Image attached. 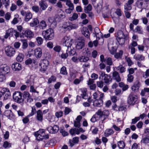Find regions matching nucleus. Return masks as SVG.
I'll list each match as a JSON object with an SVG mask.
<instances>
[{
	"label": "nucleus",
	"mask_w": 149,
	"mask_h": 149,
	"mask_svg": "<svg viewBox=\"0 0 149 149\" xmlns=\"http://www.w3.org/2000/svg\"><path fill=\"white\" fill-rule=\"evenodd\" d=\"M47 26V24L45 21L42 20L41 21L40 23L39 27L40 29H44Z\"/></svg>",
	"instance_id": "3c124183"
},
{
	"label": "nucleus",
	"mask_w": 149,
	"mask_h": 149,
	"mask_svg": "<svg viewBox=\"0 0 149 149\" xmlns=\"http://www.w3.org/2000/svg\"><path fill=\"white\" fill-rule=\"evenodd\" d=\"M21 41L22 43V49H24L26 48L28 46L27 40L25 39H22L21 40Z\"/></svg>",
	"instance_id": "58836bf2"
},
{
	"label": "nucleus",
	"mask_w": 149,
	"mask_h": 149,
	"mask_svg": "<svg viewBox=\"0 0 149 149\" xmlns=\"http://www.w3.org/2000/svg\"><path fill=\"white\" fill-rule=\"evenodd\" d=\"M37 140L40 141H42L43 139H46L49 138L48 134H45V133H43L41 135H39L38 136H35Z\"/></svg>",
	"instance_id": "4be33fe9"
},
{
	"label": "nucleus",
	"mask_w": 149,
	"mask_h": 149,
	"mask_svg": "<svg viewBox=\"0 0 149 149\" xmlns=\"http://www.w3.org/2000/svg\"><path fill=\"white\" fill-rule=\"evenodd\" d=\"M30 116V115H28L27 116L24 118L22 119V121L24 124H26L29 121V117Z\"/></svg>",
	"instance_id": "bf43d9fd"
},
{
	"label": "nucleus",
	"mask_w": 149,
	"mask_h": 149,
	"mask_svg": "<svg viewBox=\"0 0 149 149\" xmlns=\"http://www.w3.org/2000/svg\"><path fill=\"white\" fill-rule=\"evenodd\" d=\"M42 34L46 40H51L52 39L54 36V33L53 30L51 29H49L46 31H43Z\"/></svg>",
	"instance_id": "f03ea898"
},
{
	"label": "nucleus",
	"mask_w": 149,
	"mask_h": 149,
	"mask_svg": "<svg viewBox=\"0 0 149 149\" xmlns=\"http://www.w3.org/2000/svg\"><path fill=\"white\" fill-rule=\"evenodd\" d=\"M83 35L87 38H90V33L88 29L86 27H84L82 30Z\"/></svg>",
	"instance_id": "a878e982"
},
{
	"label": "nucleus",
	"mask_w": 149,
	"mask_h": 149,
	"mask_svg": "<svg viewBox=\"0 0 149 149\" xmlns=\"http://www.w3.org/2000/svg\"><path fill=\"white\" fill-rule=\"evenodd\" d=\"M22 95V92L16 91L13 93V95L14 101L21 105H23L24 104V101Z\"/></svg>",
	"instance_id": "f257e3e1"
},
{
	"label": "nucleus",
	"mask_w": 149,
	"mask_h": 149,
	"mask_svg": "<svg viewBox=\"0 0 149 149\" xmlns=\"http://www.w3.org/2000/svg\"><path fill=\"white\" fill-rule=\"evenodd\" d=\"M69 132L72 136H75L76 134H79V131L78 129L71 128Z\"/></svg>",
	"instance_id": "cd10ccee"
},
{
	"label": "nucleus",
	"mask_w": 149,
	"mask_h": 149,
	"mask_svg": "<svg viewBox=\"0 0 149 149\" xmlns=\"http://www.w3.org/2000/svg\"><path fill=\"white\" fill-rule=\"evenodd\" d=\"M79 138L78 137H75L72 138V140L69 139V143L71 147H72L74 144H77L79 142Z\"/></svg>",
	"instance_id": "6ab92c4d"
},
{
	"label": "nucleus",
	"mask_w": 149,
	"mask_h": 149,
	"mask_svg": "<svg viewBox=\"0 0 149 149\" xmlns=\"http://www.w3.org/2000/svg\"><path fill=\"white\" fill-rule=\"evenodd\" d=\"M11 68L13 70L15 71H18L22 69L21 65L17 62H14L11 65Z\"/></svg>",
	"instance_id": "f3484780"
},
{
	"label": "nucleus",
	"mask_w": 149,
	"mask_h": 149,
	"mask_svg": "<svg viewBox=\"0 0 149 149\" xmlns=\"http://www.w3.org/2000/svg\"><path fill=\"white\" fill-rule=\"evenodd\" d=\"M37 111L35 106H33L32 107V110L31 113L29 114L31 116H32L34 115L36 113Z\"/></svg>",
	"instance_id": "e2e57ef3"
},
{
	"label": "nucleus",
	"mask_w": 149,
	"mask_h": 149,
	"mask_svg": "<svg viewBox=\"0 0 149 149\" xmlns=\"http://www.w3.org/2000/svg\"><path fill=\"white\" fill-rule=\"evenodd\" d=\"M87 90L85 89L82 91V93L81 94V96L82 98L84 99H86L87 98L88 96L87 94Z\"/></svg>",
	"instance_id": "ea45409f"
},
{
	"label": "nucleus",
	"mask_w": 149,
	"mask_h": 149,
	"mask_svg": "<svg viewBox=\"0 0 149 149\" xmlns=\"http://www.w3.org/2000/svg\"><path fill=\"white\" fill-rule=\"evenodd\" d=\"M125 35L123 31L117 34L116 40L119 45H122L124 44L125 42Z\"/></svg>",
	"instance_id": "20e7f679"
},
{
	"label": "nucleus",
	"mask_w": 149,
	"mask_h": 149,
	"mask_svg": "<svg viewBox=\"0 0 149 149\" xmlns=\"http://www.w3.org/2000/svg\"><path fill=\"white\" fill-rule=\"evenodd\" d=\"M34 82V79L30 77L29 79H28L27 80L26 82V83L28 84L27 86L29 87L30 86L33 84Z\"/></svg>",
	"instance_id": "4c0bfd02"
},
{
	"label": "nucleus",
	"mask_w": 149,
	"mask_h": 149,
	"mask_svg": "<svg viewBox=\"0 0 149 149\" xmlns=\"http://www.w3.org/2000/svg\"><path fill=\"white\" fill-rule=\"evenodd\" d=\"M49 65V61L46 60H43L39 64L40 67V70L41 72H45L47 69Z\"/></svg>",
	"instance_id": "0eeeda50"
},
{
	"label": "nucleus",
	"mask_w": 149,
	"mask_h": 149,
	"mask_svg": "<svg viewBox=\"0 0 149 149\" xmlns=\"http://www.w3.org/2000/svg\"><path fill=\"white\" fill-rule=\"evenodd\" d=\"M24 55L22 53H19L16 58V60L18 62H22L24 58Z\"/></svg>",
	"instance_id": "f704fd0d"
},
{
	"label": "nucleus",
	"mask_w": 149,
	"mask_h": 149,
	"mask_svg": "<svg viewBox=\"0 0 149 149\" xmlns=\"http://www.w3.org/2000/svg\"><path fill=\"white\" fill-rule=\"evenodd\" d=\"M9 132L8 131H6L3 134V138L5 140H7L9 138Z\"/></svg>",
	"instance_id": "774afa93"
},
{
	"label": "nucleus",
	"mask_w": 149,
	"mask_h": 149,
	"mask_svg": "<svg viewBox=\"0 0 149 149\" xmlns=\"http://www.w3.org/2000/svg\"><path fill=\"white\" fill-rule=\"evenodd\" d=\"M15 49L10 46H8L5 48V52L7 56H13L15 53Z\"/></svg>",
	"instance_id": "ddd939ff"
},
{
	"label": "nucleus",
	"mask_w": 149,
	"mask_h": 149,
	"mask_svg": "<svg viewBox=\"0 0 149 149\" xmlns=\"http://www.w3.org/2000/svg\"><path fill=\"white\" fill-rule=\"evenodd\" d=\"M112 77L113 79L115 80L117 82H119L121 81V78L118 73L115 71L113 73Z\"/></svg>",
	"instance_id": "b1692460"
},
{
	"label": "nucleus",
	"mask_w": 149,
	"mask_h": 149,
	"mask_svg": "<svg viewBox=\"0 0 149 149\" xmlns=\"http://www.w3.org/2000/svg\"><path fill=\"white\" fill-rule=\"evenodd\" d=\"M109 114V111H105V112L104 111L103 113V115L102 117L103 118V119L102 120V123H103L104 121L107 118Z\"/></svg>",
	"instance_id": "8fccbe9b"
},
{
	"label": "nucleus",
	"mask_w": 149,
	"mask_h": 149,
	"mask_svg": "<svg viewBox=\"0 0 149 149\" xmlns=\"http://www.w3.org/2000/svg\"><path fill=\"white\" fill-rule=\"evenodd\" d=\"M78 27L77 25L75 24H72L70 22H66L62 26V28L64 29V30L65 31L75 29Z\"/></svg>",
	"instance_id": "7ed1b4c3"
},
{
	"label": "nucleus",
	"mask_w": 149,
	"mask_h": 149,
	"mask_svg": "<svg viewBox=\"0 0 149 149\" xmlns=\"http://www.w3.org/2000/svg\"><path fill=\"white\" fill-rule=\"evenodd\" d=\"M118 146L119 149H123L125 146V144L123 141H120L118 143Z\"/></svg>",
	"instance_id": "c9c22d12"
},
{
	"label": "nucleus",
	"mask_w": 149,
	"mask_h": 149,
	"mask_svg": "<svg viewBox=\"0 0 149 149\" xmlns=\"http://www.w3.org/2000/svg\"><path fill=\"white\" fill-rule=\"evenodd\" d=\"M104 111L101 110H99L95 113V114L96 115L99 116L100 118H102L103 115Z\"/></svg>",
	"instance_id": "052dcab7"
},
{
	"label": "nucleus",
	"mask_w": 149,
	"mask_h": 149,
	"mask_svg": "<svg viewBox=\"0 0 149 149\" xmlns=\"http://www.w3.org/2000/svg\"><path fill=\"white\" fill-rule=\"evenodd\" d=\"M47 130L49 133L55 134L58 132L59 130V127L57 125H54L53 126H49L47 128Z\"/></svg>",
	"instance_id": "9d476101"
},
{
	"label": "nucleus",
	"mask_w": 149,
	"mask_h": 149,
	"mask_svg": "<svg viewBox=\"0 0 149 149\" xmlns=\"http://www.w3.org/2000/svg\"><path fill=\"white\" fill-rule=\"evenodd\" d=\"M135 58L137 61H142L144 60L145 57L142 55L138 54L136 56Z\"/></svg>",
	"instance_id": "79ce46f5"
},
{
	"label": "nucleus",
	"mask_w": 149,
	"mask_h": 149,
	"mask_svg": "<svg viewBox=\"0 0 149 149\" xmlns=\"http://www.w3.org/2000/svg\"><path fill=\"white\" fill-rule=\"evenodd\" d=\"M107 64L109 65H111L112 64V58L110 57H108L106 60Z\"/></svg>",
	"instance_id": "0e129e2a"
},
{
	"label": "nucleus",
	"mask_w": 149,
	"mask_h": 149,
	"mask_svg": "<svg viewBox=\"0 0 149 149\" xmlns=\"http://www.w3.org/2000/svg\"><path fill=\"white\" fill-rule=\"evenodd\" d=\"M39 5L42 9H45L47 7V5L44 1L39 2Z\"/></svg>",
	"instance_id": "e433bc0d"
},
{
	"label": "nucleus",
	"mask_w": 149,
	"mask_h": 149,
	"mask_svg": "<svg viewBox=\"0 0 149 149\" xmlns=\"http://www.w3.org/2000/svg\"><path fill=\"white\" fill-rule=\"evenodd\" d=\"M3 2L6 8H7V7L9 6L10 4L9 0H3Z\"/></svg>",
	"instance_id": "680f3d73"
},
{
	"label": "nucleus",
	"mask_w": 149,
	"mask_h": 149,
	"mask_svg": "<svg viewBox=\"0 0 149 149\" xmlns=\"http://www.w3.org/2000/svg\"><path fill=\"white\" fill-rule=\"evenodd\" d=\"M142 143L144 144H147L149 143V137H147L143 138L141 141Z\"/></svg>",
	"instance_id": "4d7b16f0"
},
{
	"label": "nucleus",
	"mask_w": 149,
	"mask_h": 149,
	"mask_svg": "<svg viewBox=\"0 0 149 149\" xmlns=\"http://www.w3.org/2000/svg\"><path fill=\"white\" fill-rule=\"evenodd\" d=\"M10 68L6 65H1L0 68V73L1 74L5 75L10 72Z\"/></svg>",
	"instance_id": "1a4fd4ad"
},
{
	"label": "nucleus",
	"mask_w": 149,
	"mask_h": 149,
	"mask_svg": "<svg viewBox=\"0 0 149 149\" xmlns=\"http://www.w3.org/2000/svg\"><path fill=\"white\" fill-rule=\"evenodd\" d=\"M60 73L63 75L67 74L68 73L66 70V68L65 66H63L61 68Z\"/></svg>",
	"instance_id": "37998d69"
},
{
	"label": "nucleus",
	"mask_w": 149,
	"mask_h": 149,
	"mask_svg": "<svg viewBox=\"0 0 149 149\" xmlns=\"http://www.w3.org/2000/svg\"><path fill=\"white\" fill-rule=\"evenodd\" d=\"M140 84L138 81H136L134 84L133 86H132V89L134 91H137L139 90L140 86Z\"/></svg>",
	"instance_id": "5701e85b"
},
{
	"label": "nucleus",
	"mask_w": 149,
	"mask_h": 149,
	"mask_svg": "<svg viewBox=\"0 0 149 149\" xmlns=\"http://www.w3.org/2000/svg\"><path fill=\"white\" fill-rule=\"evenodd\" d=\"M56 80V78L54 76H52L48 79V83H51L52 82H54Z\"/></svg>",
	"instance_id": "5fc2aeb1"
},
{
	"label": "nucleus",
	"mask_w": 149,
	"mask_h": 149,
	"mask_svg": "<svg viewBox=\"0 0 149 149\" xmlns=\"http://www.w3.org/2000/svg\"><path fill=\"white\" fill-rule=\"evenodd\" d=\"M66 5L69 8V9H73L74 8L73 4L70 0H68L66 2Z\"/></svg>",
	"instance_id": "a19ab883"
},
{
	"label": "nucleus",
	"mask_w": 149,
	"mask_h": 149,
	"mask_svg": "<svg viewBox=\"0 0 149 149\" xmlns=\"http://www.w3.org/2000/svg\"><path fill=\"white\" fill-rule=\"evenodd\" d=\"M113 131L112 129H109L106 130L104 133V136L106 137H108L113 133Z\"/></svg>",
	"instance_id": "7c9ffc66"
},
{
	"label": "nucleus",
	"mask_w": 149,
	"mask_h": 149,
	"mask_svg": "<svg viewBox=\"0 0 149 149\" xmlns=\"http://www.w3.org/2000/svg\"><path fill=\"white\" fill-rule=\"evenodd\" d=\"M83 79V77L81 76L79 79H76L74 81V83L75 84L77 85L79 84L81 81H82Z\"/></svg>",
	"instance_id": "6e6d98bb"
},
{
	"label": "nucleus",
	"mask_w": 149,
	"mask_h": 149,
	"mask_svg": "<svg viewBox=\"0 0 149 149\" xmlns=\"http://www.w3.org/2000/svg\"><path fill=\"white\" fill-rule=\"evenodd\" d=\"M123 54V51L122 50L119 51V52H116L114 54V57L116 59L121 58Z\"/></svg>",
	"instance_id": "72a5a7b5"
},
{
	"label": "nucleus",
	"mask_w": 149,
	"mask_h": 149,
	"mask_svg": "<svg viewBox=\"0 0 149 149\" xmlns=\"http://www.w3.org/2000/svg\"><path fill=\"white\" fill-rule=\"evenodd\" d=\"M3 147L5 148H10L11 147V144L7 141H5L3 142Z\"/></svg>",
	"instance_id": "49530a36"
},
{
	"label": "nucleus",
	"mask_w": 149,
	"mask_h": 149,
	"mask_svg": "<svg viewBox=\"0 0 149 149\" xmlns=\"http://www.w3.org/2000/svg\"><path fill=\"white\" fill-rule=\"evenodd\" d=\"M43 133H45V130L44 129H40L38 131L35 133L34 135L35 136H38L39 135H41Z\"/></svg>",
	"instance_id": "a18cd8bd"
},
{
	"label": "nucleus",
	"mask_w": 149,
	"mask_h": 149,
	"mask_svg": "<svg viewBox=\"0 0 149 149\" xmlns=\"http://www.w3.org/2000/svg\"><path fill=\"white\" fill-rule=\"evenodd\" d=\"M22 95L24 101L25 100L27 102L31 103L33 101V99L31 98V96L29 92L25 91L23 93H22Z\"/></svg>",
	"instance_id": "423d86ee"
},
{
	"label": "nucleus",
	"mask_w": 149,
	"mask_h": 149,
	"mask_svg": "<svg viewBox=\"0 0 149 149\" xmlns=\"http://www.w3.org/2000/svg\"><path fill=\"white\" fill-rule=\"evenodd\" d=\"M21 14L22 16H25L24 20L26 22H28L32 17V15L29 11L26 12L24 10H22Z\"/></svg>",
	"instance_id": "6e6552de"
},
{
	"label": "nucleus",
	"mask_w": 149,
	"mask_h": 149,
	"mask_svg": "<svg viewBox=\"0 0 149 149\" xmlns=\"http://www.w3.org/2000/svg\"><path fill=\"white\" fill-rule=\"evenodd\" d=\"M60 132L63 136H67L68 135V133L67 132L65 131L63 129H61L60 130Z\"/></svg>",
	"instance_id": "13d9d810"
},
{
	"label": "nucleus",
	"mask_w": 149,
	"mask_h": 149,
	"mask_svg": "<svg viewBox=\"0 0 149 149\" xmlns=\"http://www.w3.org/2000/svg\"><path fill=\"white\" fill-rule=\"evenodd\" d=\"M36 41L38 45H41L43 43V39L40 37H37L36 38Z\"/></svg>",
	"instance_id": "c03bdc74"
},
{
	"label": "nucleus",
	"mask_w": 149,
	"mask_h": 149,
	"mask_svg": "<svg viewBox=\"0 0 149 149\" xmlns=\"http://www.w3.org/2000/svg\"><path fill=\"white\" fill-rule=\"evenodd\" d=\"M0 93L2 94V95L5 94V95L4 97V99L5 100H7L10 96V90L6 88H3L0 91Z\"/></svg>",
	"instance_id": "4468645a"
},
{
	"label": "nucleus",
	"mask_w": 149,
	"mask_h": 149,
	"mask_svg": "<svg viewBox=\"0 0 149 149\" xmlns=\"http://www.w3.org/2000/svg\"><path fill=\"white\" fill-rule=\"evenodd\" d=\"M117 69L119 71L120 73H123L125 71V68L122 65L117 67Z\"/></svg>",
	"instance_id": "de8ad7c7"
},
{
	"label": "nucleus",
	"mask_w": 149,
	"mask_h": 149,
	"mask_svg": "<svg viewBox=\"0 0 149 149\" xmlns=\"http://www.w3.org/2000/svg\"><path fill=\"white\" fill-rule=\"evenodd\" d=\"M134 2L133 0H128L127 3L125 5V9H131V7L130 5Z\"/></svg>",
	"instance_id": "473e14b6"
},
{
	"label": "nucleus",
	"mask_w": 149,
	"mask_h": 149,
	"mask_svg": "<svg viewBox=\"0 0 149 149\" xmlns=\"http://www.w3.org/2000/svg\"><path fill=\"white\" fill-rule=\"evenodd\" d=\"M36 119L40 122H42L43 120V114L41 110H38L36 112Z\"/></svg>",
	"instance_id": "aec40b11"
},
{
	"label": "nucleus",
	"mask_w": 149,
	"mask_h": 149,
	"mask_svg": "<svg viewBox=\"0 0 149 149\" xmlns=\"http://www.w3.org/2000/svg\"><path fill=\"white\" fill-rule=\"evenodd\" d=\"M135 31L136 32H137L139 34H142V31L141 30V27L137 26L135 29Z\"/></svg>",
	"instance_id": "338daca9"
},
{
	"label": "nucleus",
	"mask_w": 149,
	"mask_h": 149,
	"mask_svg": "<svg viewBox=\"0 0 149 149\" xmlns=\"http://www.w3.org/2000/svg\"><path fill=\"white\" fill-rule=\"evenodd\" d=\"M146 92L149 93V88H145L143 90L141 91V95L142 96H144Z\"/></svg>",
	"instance_id": "09e8293b"
},
{
	"label": "nucleus",
	"mask_w": 149,
	"mask_h": 149,
	"mask_svg": "<svg viewBox=\"0 0 149 149\" xmlns=\"http://www.w3.org/2000/svg\"><path fill=\"white\" fill-rule=\"evenodd\" d=\"M15 30L13 29L10 28L6 31V33L4 36L6 39L8 37H12L14 35Z\"/></svg>",
	"instance_id": "a211bd4d"
},
{
	"label": "nucleus",
	"mask_w": 149,
	"mask_h": 149,
	"mask_svg": "<svg viewBox=\"0 0 149 149\" xmlns=\"http://www.w3.org/2000/svg\"><path fill=\"white\" fill-rule=\"evenodd\" d=\"M78 17V15L77 14L74 13L73 14L71 17H69V19L71 21H73L76 19Z\"/></svg>",
	"instance_id": "603ef678"
},
{
	"label": "nucleus",
	"mask_w": 149,
	"mask_h": 149,
	"mask_svg": "<svg viewBox=\"0 0 149 149\" xmlns=\"http://www.w3.org/2000/svg\"><path fill=\"white\" fill-rule=\"evenodd\" d=\"M34 52V55L36 58H41L42 55V49L41 48L38 47L35 49Z\"/></svg>",
	"instance_id": "dca6fc26"
},
{
	"label": "nucleus",
	"mask_w": 149,
	"mask_h": 149,
	"mask_svg": "<svg viewBox=\"0 0 149 149\" xmlns=\"http://www.w3.org/2000/svg\"><path fill=\"white\" fill-rule=\"evenodd\" d=\"M137 100V97L136 96L130 94L129 95L127 99V102L129 104L134 105Z\"/></svg>",
	"instance_id": "f8f14e48"
},
{
	"label": "nucleus",
	"mask_w": 149,
	"mask_h": 149,
	"mask_svg": "<svg viewBox=\"0 0 149 149\" xmlns=\"http://www.w3.org/2000/svg\"><path fill=\"white\" fill-rule=\"evenodd\" d=\"M63 112L61 111H60L59 112H56L55 113V116L57 118H59L63 115Z\"/></svg>",
	"instance_id": "69168bd1"
},
{
	"label": "nucleus",
	"mask_w": 149,
	"mask_h": 149,
	"mask_svg": "<svg viewBox=\"0 0 149 149\" xmlns=\"http://www.w3.org/2000/svg\"><path fill=\"white\" fill-rule=\"evenodd\" d=\"M100 77L102 78V80L105 83L107 84L109 83L110 81H111V77L107 74L105 73V72L102 71L101 72Z\"/></svg>",
	"instance_id": "39448f33"
},
{
	"label": "nucleus",
	"mask_w": 149,
	"mask_h": 149,
	"mask_svg": "<svg viewBox=\"0 0 149 149\" xmlns=\"http://www.w3.org/2000/svg\"><path fill=\"white\" fill-rule=\"evenodd\" d=\"M84 40H81L78 41L76 44V47L77 49H81L84 45Z\"/></svg>",
	"instance_id": "412c9836"
},
{
	"label": "nucleus",
	"mask_w": 149,
	"mask_h": 149,
	"mask_svg": "<svg viewBox=\"0 0 149 149\" xmlns=\"http://www.w3.org/2000/svg\"><path fill=\"white\" fill-rule=\"evenodd\" d=\"M127 80L130 83L132 82L134 80V77L133 76L130 74H128L127 76Z\"/></svg>",
	"instance_id": "864d4df0"
},
{
	"label": "nucleus",
	"mask_w": 149,
	"mask_h": 149,
	"mask_svg": "<svg viewBox=\"0 0 149 149\" xmlns=\"http://www.w3.org/2000/svg\"><path fill=\"white\" fill-rule=\"evenodd\" d=\"M67 47L66 52H67V53H68L70 55L73 56L76 54V52L75 49H72L71 48V45L70 46H68Z\"/></svg>",
	"instance_id": "bb28decb"
},
{
	"label": "nucleus",
	"mask_w": 149,
	"mask_h": 149,
	"mask_svg": "<svg viewBox=\"0 0 149 149\" xmlns=\"http://www.w3.org/2000/svg\"><path fill=\"white\" fill-rule=\"evenodd\" d=\"M39 23V21L37 18H34L33 21L30 23V26L31 27H36L37 26L38 24Z\"/></svg>",
	"instance_id": "2f4dec72"
},
{
	"label": "nucleus",
	"mask_w": 149,
	"mask_h": 149,
	"mask_svg": "<svg viewBox=\"0 0 149 149\" xmlns=\"http://www.w3.org/2000/svg\"><path fill=\"white\" fill-rule=\"evenodd\" d=\"M4 115L8 119L12 120L14 119L15 117L14 114L10 110H7L4 113Z\"/></svg>",
	"instance_id": "2eb2a0df"
},
{
	"label": "nucleus",
	"mask_w": 149,
	"mask_h": 149,
	"mask_svg": "<svg viewBox=\"0 0 149 149\" xmlns=\"http://www.w3.org/2000/svg\"><path fill=\"white\" fill-rule=\"evenodd\" d=\"M93 105L96 107H100L103 104V100L99 99H96L93 101Z\"/></svg>",
	"instance_id": "393cba45"
},
{
	"label": "nucleus",
	"mask_w": 149,
	"mask_h": 149,
	"mask_svg": "<svg viewBox=\"0 0 149 149\" xmlns=\"http://www.w3.org/2000/svg\"><path fill=\"white\" fill-rule=\"evenodd\" d=\"M89 59L88 57L85 56H79V61L81 62H86Z\"/></svg>",
	"instance_id": "c756f323"
},
{
	"label": "nucleus",
	"mask_w": 149,
	"mask_h": 149,
	"mask_svg": "<svg viewBox=\"0 0 149 149\" xmlns=\"http://www.w3.org/2000/svg\"><path fill=\"white\" fill-rule=\"evenodd\" d=\"M92 3L95 8H98L99 6L102 2V0H92Z\"/></svg>",
	"instance_id": "c85d7f7f"
},
{
	"label": "nucleus",
	"mask_w": 149,
	"mask_h": 149,
	"mask_svg": "<svg viewBox=\"0 0 149 149\" xmlns=\"http://www.w3.org/2000/svg\"><path fill=\"white\" fill-rule=\"evenodd\" d=\"M33 36V32L29 29H27L23 31L22 34L20 35V37L22 38L25 36L27 38H31Z\"/></svg>",
	"instance_id": "9b49d317"
}]
</instances>
